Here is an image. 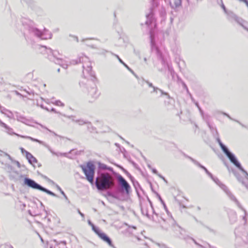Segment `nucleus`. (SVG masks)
Returning <instances> with one entry per match:
<instances>
[{"instance_id":"obj_41","label":"nucleus","mask_w":248,"mask_h":248,"mask_svg":"<svg viewBox=\"0 0 248 248\" xmlns=\"http://www.w3.org/2000/svg\"><path fill=\"white\" fill-rule=\"evenodd\" d=\"M109 246L110 247H112L113 248H116L112 244V242L110 240V239H109Z\"/></svg>"},{"instance_id":"obj_29","label":"nucleus","mask_w":248,"mask_h":248,"mask_svg":"<svg viewBox=\"0 0 248 248\" xmlns=\"http://www.w3.org/2000/svg\"><path fill=\"white\" fill-rule=\"evenodd\" d=\"M56 187H57V189L62 193V195L64 194V192L58 185L56 186Z\"/></svg>"},{"instance_id":"obj_49","label":"nucleus","mask_w":248,"mask_h":248,"mask_svg":"<svg viewBox=\"0 0 248 248\" xmlns=\"http://www.w3.org/2000/svg\"><path fill=\"white\" fill-rule=\"evenodd\" d=\"M235 121H236V122H237L238 123H239L241 125H242V126L244 127V125L242 124L240 122H239V121H236V120H235Z\"/></svg>"},{"instance_id":"obj_38","label":"nucleus","mask_w":248,"mask_h":248,"mask_svg":"<svg viewBox=\"0 0 248 248\" xmlns=\"http://www.w3.org/2000/svg\"><path fill=\"white\" fill-rule=\"evenodd\" d=\"M240 1L244 2L248 7V1L247 0H239Z\"/></svg>"},{"instance_id":"obj_61","label":"nucleus","mask_w":248,"mask_h":248,"mask_svg":"<svg viewBox=\"0 0 248 248\" xmlns=\"http://www.w3.org/2000/svg\"><path fill=\"white\" fill-rule=\"evenodd\" d=\"M242 184H243L245 185V184H244V182H242Z\"/></svg>"},{"instance_id":"obj_33","label":"nucleus","mask_w":248,"mask_h":248,"mask_svg":"<svg viewBox=\"0 0 248 248\" xmlns=\"http://www.w3.org/2000/svg\"><path fill=\"white\" fill-rule=\"evenodd\" d=\"M160 178H162L166 183H167V181L165 179V178L162 176L161 174H159L158 173V174H157Z\"/></svg>"},{"instance_id":"obj_42","label":"nucleus","mask_w":248,"mask_h":248,"mask_svg":"<svg viewBox=\"0 0 248 248\" xmlns=\"http://www.w3.org/2000/svg\"><path fill=\"white\" fill-rule=\"evenodd\" d=\"M152 171H153V172L156 175L158 174V172L155 169H153L152 170Z\"/></svg>"},{"instance_id":"obj_25","label":"nucleus","mask_w":248,"mask_h":248,"mask_svg":"<svg viewBox=\"0 0 248 248\" xmlns=\"http://www.w3.org/2000/svg\"><path fill=\"white\" fill-rule=\"evenodd\" d=\"M0 125L4 127L6 130H12V128L9 127L7 124H6L5 123L3 122L2 123H0Z\"/></svg>"},{"instance_id":"obj_45","label":"nucleus","mask_w":248,"mask_h":248,"mask_svg":"<svg viewBox=\"0 0 248 248\" xmlns=\"http://www.w3.org/2000/svg\"><path fill=\"white\" fill-rule=\"evenodd\" d=\"M196 105H197V106L198 107V108H199V110H200V111L201 113L202 114V109H201V108L199 107V106H198V104H197V103L196 104Z\"/></svg>"},{"instance_id":"obj_11","label":"nucleus","mask_w":248,"mask_h":248,"mask_svg":"<svg viewBox=\"0 0 248 248\" xmlns=\"http://www.w3.org/2000/svg\"><path fill=\"white\" fill-rule=\"evenodd\" d=\"M55 60H52L55 63L58 64L62 66L64 68L66 69L67 68L68 64L66 63V62L62 59L55 58Z\"/></svg>"},{"instance_id":"obj_3","label":"nucleus","mask_w":248,"mask_h":248,"mask_svg":"<svg viewBox=\"0 0 248 248\" xmlns=\"http://www.w3.org/2000/svg\"><path fill=\"white\" fill-rule=\"evenodd\" d=\"M95 185L99 190H103L108 188V173H102L95 181Z\"/></svg>"},{"instance_id":"obj_26","label":"nucleus","mask_w":248,"mask_h":248,"mask_svg":"<svg viewBox=\"0 0 248 248\" xmlns=\"http://www.w3.org/2000/svg\"><path fill=\"white\" fill-rule=\"evenodd\" d=\"M54 104L55 105H57V106H61V107H63L64 106V104L63 103H62L60 100L56 101L55 102V103H54Z\"/></svg>"},{"instance_id":"obj_43","label":"nucleus","mask_w":248,"mask_h":248,"mask_svg":"<svg viewBox=\"0 0 248 248\" xmlns=\"http://www.w3.org/2000/svg\"><path fill=\"white\" fill-rule=\"evenodd\" d=\"M222 7L223 9L224 12L227 14L228 13V12H227L225 6L224 5H222Z\"/></svg>"},{"instance_id":"obj_7","label":"nucleus","mask_w":248,"mask_h":248,"mask_svg":"<svg viewBox=\"0 0 248 248\" xmlns=\"http://www.w3.org/2000/svg\"><path fill=\"white\" fill-rule=\"evenodd\" d=\"M28 31L30 33L42 39H47L51 38L52 35L51 34H49L47 37L45 36V32L47 31V30L45 29L44 30V31L42 32L36 28L32 26H29Z\"/></svg>"},{"instance_id":"obj_37","label":"nucleus","mask_w":248,"mask_h":248,"mask_svg":"<svg viewBox=\"0 0 248 248\" xmlns=\"http://www.w3.org/2000/svg\"><path fill=\"white\" fill-rule=\"evenodd\" d=\"M191 239L192 240V241L194 242V243L196 245H198V246H200V247H202V245H200L199 244H198V243L196 241V240H195L194 239H193V238H191Z\"/></svg>"},{"instance_id":"obj_50","label":"nucleus","mask_w":248,"mask_h":248,"mask_svg":"<svg viewBox=\"0 0 248 248\" xmlns=\"http://www.w3.org/2000/svg\"><path fill=\"white\" fill-rule=\"evenodd\" d=\"M74 38L75 39V40L77 41V42H78V39L77 36H74Z\"/></svg>"},{"instance_id":"obj_36","label":"nucleus","mask_w":248,"mask_h":248,"mask_svg":"<svg viewBox=\"0 0 248 248\" xmlns=\"http://www.w3.org/2000/svg\"><path fill=\"white\" fill-rule=\"evenodd\" d=\"M192 161L196 165L199 166L200 167V165H202L200 164L199 162H198L197 161L194 160L193 159H191Z\"/></svg>"},{"instance_id":"obj_28","label":"nucleus","mask_w":248,"mask_h":248,"mask_svg":"<svg viewBox=\"0 0 248 248\" xmlns=\"http://www.w3.org/2000/svg\"><path fill=\"white\" fill-rule=\"evenodd\" d=\"M92 228V229L95 232H97V231L99 229L98 228H96L94 225L92 223V224L90 225Z\"/></svg>"},{"instance_id":"obj_44","label":"nucleus","mask_w":248,"mask_h":248,"mask_svg":"<svg viewBox=\"0 0 248 248\" xmlns=\"http://www.w3.org/2000/svg\"><path fill=\"white\" fill-rule=\"evenodd\" d=\"M207 174H208V175H209V176H210L212 179H213V178H214V177H213V175H212V174L210 172H209V173H207Z\"/></svg>"},{"instance_id":"obj_31","label":"nucleus","mask_w":248,"mask_h":248,"mask_svg":"<svg viewBox=\"0 0 248 248\" xmlns=\"http://www.w3.org/2000/svg\"><path fill=\"white\" fill-rule=\"evenodd\" d=\"M113 186V182L112 180L111 177L109 176V188Z\"/></svg>"},{"instance_id":"obj_27","label":"nucleus","mask_w":248,"mask_h":248,"mask_svg":"<svg viewBox=\"0 0 248 248\" xmlns=\"http://www.w3.org/2000/svg\"><path fill=\"white\" fill-rule=\"evenodd\" d=\"M86 124H87L88 129L91 131L93 132V128L90 123L87 122Z\"/></svg>"},{"instance_id":"obj_51","label":"nucleus","mask_w":248,"mask_h":248,"mask_svg":"<svg viewBox=\"0 0 248 248\" xmlns=\"http://www.w3.org/2000/svg\"><path fill=\"white\" fill-rule=\"evenodd\" d=\"M51 111H53V112H55V113L56 112V111L55 109L54 108H52L51 109Z\"/></svg>"},{"instance_id":"obj_17","label":"nucleus","mask_w":248,"mask_h":248,"mask_svg":"<svg viewBox=\"0 0 248 248\" xmlns=\"http://www.w3.org/2000/svg\"><path fill=\"white\" fill-rule=\"evenodd\" d=\"M170 4L172 7H178L181 5L182 0H170Z\"/></svg>"},{"instance_id":"obj_2","label":"nucleus","mask_w":248,"mask_h":248,"mask_svg":"<svg viewBox=\"0 0 248 248\" xmlns=\"http://www.w3.org/2000/svg\"><path fill=\"white\" fill-rule=\"evenodd\" d=\"M24 185H27L29 187H31L33 189L40 190L52 196H56V195L55 193L47 189L46 188L42 186L41 185L36 183L34 180L30 178H25L24 179Z\"/></svg>"},{"instance_id":"obj_35","label":"nucleus","mask_w":248,"mask_h":248,"mask_svg":"<svg viewBox=\"0 0 248 248\" xmlns=\"http://www.w3.org/2000/svg\"><path fill=\"white\" fill-rule=\"evenodd\" d=\"M192 161L196 165L199 166L200 167V165H202L200 164L199 162H198L197 161L194 160L193 159H191Z\"/></svg>"},{"instance_id":"obj_53","label":"nucleus","mask_w":248,"mask_h":248,"mask_svg":"<svg viewBox=\"0 0 248 248\" xmlns=\"http://www.w3.org/2000/svg\"><path fill=\"white\" fill-rule=\"evenodd\" d=\"M247 184L245 186L247 188H248V178H247Z\"/></svg>"},{"instance_id":"obj_15","label":"nucleus","mask_w":248,"mask_h":248,"mask_svg":"<svg viewBox=\"0 0 248 248\" xmlns=\"http://www.w3.org/2000/svg\"><path fill=\"white\" fill-rule=\"evenodd\" d=\"M69 118L71 119L73 122L78 124L80 125H83L84 124H86L87 123V122L84 121L82 119H75V117L72 116H69Z\"/></svg>"},{"instance_id":"obj_39","label":"nucleus","mask_w":248,"mask_h":248,"mask_svg":"<svg viewBox=\"0 0 248 248\" xmlns=\"http://www.w3.org/2000/svg\"><path fill=\"white\" fill-rule=\"evenodd\" d=\"M21 149V152L23 154H26V152H28L27 151H26L25 149H24L23 148H20Z\"/></svg>"},{"instance_id":"obj_18","label":"nucleus","mask_w":248,"mask_h":248,"mask_svg":"<svg viewBox=\"0 0 248 248\" xmlns=\"http://www.w3.org/2000/svg\"><path fill=\"white\" fill-rule=\"evenodd\" d=\"M48 149L49 151L54 155L56 156H67V153H56L54 152L49 146H46Z\"/></svg>"},{"instance_id":"obj_63","label":"nucleus","mask_w":248,"mask_h":248,"mask_svg":"<svg viewBox=\"0 0 248 248\" xmlns=\"http://www.w3.org/2000/svg\"><path fill=\"white\" fill-rule=\"evenodd\" d=\"M153 1H154L155 0H153Z\"/></svg>"},{"instance_id":"obj_48","label":"nucleus","mask_w":248,"mask_h":248,"mask_svg":"<svg viewBox=\"0 0 248 248\" xmlns=\"http://www.w3.org/2000/svg\"><path fill=\"white\" fill-rule=\"evenodd\" d=\"M40 106H41V107L42 108H44V109H46V110H48V108H44V106H43L42 105H40Z\"/></svg>"},{"instance_id":"obj_5","label":"nucleus","mask_w":248,"mask_h":248,"mask_svg":"<svg viewBox=\"0 0 248 248\" xmlns=\"http://www.w3.org/2000/svg\"><path fill=\"white\" fill-rule=\"evenodd\" d=\"M212 179L217 185H218L223 190H224V191H225V192L229 196L231 199L234 201L235 203L237 204V206L243 211H244L245 214H246V210L242 207V206L240 205L238 201L236 200L235 197L233 195H232V193L228 190L226 186H225L224 184H222L220 182V181L217 178H213Z\"/></svg>"},{"instance_id":"obj_59","label":"nucleus","mask_w":248,"mask_h":248,"mask_svg":"<svg viewBox=\"0 0 248 248\" xmlns=\"http://www.w3.org/2000/svg\"><path fill=\"white\" fill-rule=\"evenodd\" d=\"M144 61H147L146 58H144Z\"/></svg>"},{"instance_id":"obj_10","label":"nucleus","mask_w":248,"mask_h":248,"mask_svg":"<svg viewBox=\"0 0 248 248\" xmlns=\"http://www.w3.org/2000/svg\"><path fill=\"white\" fill-rule=\"evenodd\" d=\"M7 132L10 134V135H16L18 137H20L21 138H25V139H29V140H31L33 141H35V142H37L38 143H39L40 144H42L43 145H45V143L42 141H41L40 140H38L37 139H34L31 137H29V136H21V135H19L17 134H16L14 132H13V130L12 129V130H7Z\"/></svg>"},{"instance_id":"obj_23","label":"nucleus","mask_w":248,"mask_h":248,"mask_svg":"<svg viewBox=\"0 0 248 248\" xmlns=\"http://www.w3.org/2000/svg\"><path fill=\"white\" fill-rule=\"evenodd\" d=\"M152 16H153L152 14H149L147 16V18L148 20L146 21L145 23L146 25H149L151 23V18H152Z\"/></svg>"},{"instance_id":"obj_21","label":"nucleus","mask_w":248,"mask_h":248,"mask_svg":"<svg viewBox=\"0 0 248 248\" xmlns=\"http://www.w3.org/2000/svg\"><path fill=\"white\" fill-rule=\"evenodd\" d=\"M217 141L219 145H220V147H221L222 150L224 151L225 150L228 149L221 141L220 140L219 138L217 139Z\"/></svg>"},{"instance_id":"obj_1","label":"nucleus","mask_w":248,"mask_h":248,"mask_svg":"<svg viewBox=\"0 0 248 248\" xmlns=\"http://www.w3.org/2000/svg\"><path fill=\"white\" fill-rule=\"evenodd\" d=\"M79 62L82 63L83 74L79 82L80 90L87 95L89 101L93 102L98 98L99 93L94 82L95 77L92 71L91 62L87 56L82 55L78 59L72 60L70 63L77 64Z\"/></svg>"},{"instance_id":"obj_52","label":"nucleus","mask_w":248,"mask_h":248,"mask_svg":"<svg viewBox=\"0 0 248 248\" xmlns=\"http://www.w3.org/2000/svg\"><path fill=\"white\" fill-rule=\"evenodd\" d=\"M88 224H89L90 225H91L92 224V222H91L90 220H89L88 221Z\"/></svg>"},{"instance_id":"obj_58","label":"nucleus","mask_w":248,"mask_h":248,"mask_svg":"<svg viewBox=\"0 0 248 248\" xmlns=\"http://www.w3.org/2000/svg\"><path fill=\"white\" fill-rule=\"evenodd\" d=\"M5 154L6 155L9 156L7 153H5Z\"/></svg>"},{"instance_id":"obj_6","label":"nucleus","mask_w":248,"mask_h":248,"mask_svg":"<svg viewBox=\"0 0 248 248\" xmlns=\"http://www.w3.org/2000/svg\"><path fill=\"white\" fill-rule=\"evenodd\" d=\"M223 152L226 155V156L228 157L230 161L233 163L236 167H237L240 170H241L243 172L245 173L247 176L248 177V173L244 170V169L242 167L240 163L237 161L235 155L232 154L231 152L229 151L228 149L225 150Z\"/></svg>"},{"instance_id":"obj_14","label":"nucleus","mask_w":248,"mask_h":248,"mask_svg":"<svg viewBox=\"0 0 248 248\" xmlns=\"http://www.w3.org/2000/svg\"><path fill=\"white\" fill-rule=\"evenodd\" d=\"M0 111L1 113L5 114L8 117H9V118L12 117V112L7 110L5 108L2 107L0 106Z\"/></svg>"},{"instance_id":"obj_55","label":"nucleus","mask_w":248,"mask_h":248,"mask_svg":"<svg viewBox=\"0 0 248 248\" xmlns=\"http://www.w3.org/2000/svg\"><path fill=\"white\" fill-rule=\"evenodd\" d=\"M151 38H152V35H151ZM151 42L152 43L153 42L152 38H151Z\"/></svg>"},{"instance_id":"obj_4","label":"nucleus","mask_w":248,"mask_h":248,"mask_svg":"<svg viewBox=\"0 0 248 248\" xmlns=\"http://www.w3.org/2000/svg\"><path fill=\"white\" fill-rule=\"evenodd\" d=\"M81 168L86 175L87 180L91 183L93 182V177L94 174L95 167L94 164L89 162L87 164V166H81Z\"/></svg>"},{"instance_id":"obj_47","label":"nucleus","mask_w":248,"mask_h":248,"mask_svg":"<svg viewBox=\"0 0 248 248\" xmlns=\"http://www.w3.org/2000/svg\"><path fill=\"white\" fill-rule=\"evenodd\" d=\"M40 126L43 127V128H46V129H47V130H48L49 131L51 132V131L50 130H49L48 128H47L46 127H45V126H44L43 125L40 124Z\"/></svg>"},{"instance_id":"obj_16","label":"nucleus","mask_w":248,"mask_h":248,"mask_svg":"<svg viewBox=\"0 0 248 248\" xmlns=\"http://www.w3.org/2000/svg\"><path fill=\"white\" fill-rule=\"evenodd\" d=\"M53 241L55 243V245H57L59 248H67L66 246L65 241L58 242L56 240H54Z\"/></svg>"},{"instance_id":"obj_60","label":"nucleus","mask_w":248,"mask_h":248,"mask_svg":"<svg viewBox=\"0 0 248 248\" xmlns=\"http://www.w3.org/2000/svg\"><path fill=\"white\" fill-rule=\"evenodd\" d=\"M154 91H155L156 89L155 87H154Z\"/></svg>"},{"instance_id":"obj_62","label":"nucleus","mask_w":248,"mask_h":248,"mask_svg":"<svg viewBox=\"0 0 248 248\" xmlns=\"http://www.w3.org/2000/svg\"><path fill=\"white\" fill-rule=\"evenodd\" d=\"M245 217H243V219H245Z\"/></svg>"},{"instance_id":"obj_57","label":"nucleus","mask_w":248,"mask_h":248,"mask_svg":"<svg viewBox=\"0 0 248 248\" xmlns=\"http://www.w3.org/2000/svg\"><path fill=\"white\" fill-rule=\"evenodd\" d=\"M57 71H58V72H60V68L58 69Z\"/></svg>"},{"instance_id":"obj_54","label":"nucleus","mask_w":248,"mask_h":248,"mask_svg":"<svg viewBox=\"0 0 248 248\" xmlns=\"http://www.w3.org/2000/svg\"><path fill=\"white\" fill-rule=\"evenodd\" d=\"M149 86H150V87H152V83H149Z\"/></svg>"},{"instance_id":"obj_40","label":"nucleus","mask_w":248,"mask_h":248,"mask_svg":"<svg viewBox=\"0 0 248 248\" xmlns=\"http://www.w3.org/2000/svg\"><path fill=\"white\" fill-rule=\"evenodd\" d=\"M223 114L224 115L227 116L230 119L232 120V119L228 114L224 112V113H223Z\"/></svg>"},{"instance_id":"obj_32","label":"nucleus","mask_w":248,"mask_h":248,"mask_svg":"<svg viewBox=\"0 0 248 248\" xmlns=\"http://www.w3.org/2000/svg\"><path fill=\"white\" fill-rule=\"evenodd\" d=\"M200 168H202V169H203V170H205V172H206L207 174L209 173V171L207 170V169H206L205 167H204V166H202V165H200Z\"/></svg>"},{"instance_id":"obj_13","label":"nucleus","mask_w":248,"mask_h":248,"mask_svg":"<svg viewBox=\"0 0 248 248\" xmlns=\"http://www.w3.org/2000/svg\"><path fill=\"white\" fill-rule=\"evenodd\" d=\"M98 236L103 240L104 241L108 244V237L104 233L101 232V231L98 229L97 231V232H95Z\"/></svg>"},{"instance_id":"obj_56","label":"nucleus","mask_w":248,"mask_h":248,"mask_svg":"<svg viewBox=\"0 0 248 248\" xmlns=\"http://www.w3.org/2000/svg\"><path fill=\"white\" fill-rule=\"evenodd\" d=\"M17 165L19 167V165H20L19 163L18 162H17Z\"/></svg>"},{"instance_id":"obj_19","label":"nucleus","mask_w":248,"mask_h":248,"mask_svg":"<svg viewBox=\"0 0 248 248\" xmlns=\"http://www.w3.org/2000/svg\"><path fill=\"white\" fill-rule=\"evenodd\" d=\"M117 58V59H118L119 61L122 63L123 64L128 70H129L130 71H131V72H133V71L128 67V66L120 58V57L117 55H115Z\"/></svg>"},{"instance_id":"obj_34","label":"nucleus","mask_w":248,"mask_h":248,"mask_svg":"<svg viewBox=\"0 0 248 248\" xmlns=\"http://www.w3.org/2000/svg\"><path fill=\"white\" fill-rule=\"evenodd\" d=\"M192 161L196 165L199 166L200 167V165H202L200 164L199 162H198L197 161L194 160L193 159H191Z\"/></svg>"},{"instance_id":"obj_8","label":"nucleus","mask_w":248,"mask_h":248,"mask_svg":"<svg viewBox=\"0 0 248 248\" xmlns=\"http://www.w3.org/2000/svg\"><path fill=\"white\" fill-rule=\"evenodd\" d=\"M117 180L121 190L128 194L130 191V186L128 182L121 175H118Z\"/></svg>"},{"instance_id":"obj_30","label":"nucleus","mask_w":248,"mask_h":248,"mask_svg":"<svg viewBox=\"0 0 248 248\" xmlns=\"http://www.w3.org/2000/svg\"><path fill=\"white\" fill-rule=\"evenodd\" d=\"M78 212L82 217L83 219H84V218H85L84 215L83 213H82L79 209H78Z\"/></svg>"},{"instance_id":"obj_46","label":"nucleus","mask_w":248,"mask_h":248,"mask_svg":"<svg viewBox=\"0 0 248 248\" xmlns=\"http://www.w3.org/2000/svg\"><path fill=\"white\" fill-rule=\"evenodd\" d=\"M62 195L63 196V197H64V198L66 200H68V198H67V196L65 195V194L64 193V194H62Z\"/></svg>"},{"instance_id":"obj_22","label":"nucleus","mask_w":248,"mask_h":248,"mask_svg":"<svg viewBox=\"0 0 248 248\" xmlns=\"http://www.w3.org/2000/svg\"><path fill=\"white\" fill-rule=\"evenodd\" d=\"M40 49H41V53H43V51H49L50 53L52 52V50L50 48H47L45 46H40Z\"/></svg>"},{"instance_id":"obj_12","label":"nucleus","mask_w":248,"mask_h":248,"mask_svg":"<svg viewBox=\"0 0 248 248\" xmlns=\"http://www.w3.org/2000/svg\"><path fill=\"white\" fill-rule=\"evenodd\" d=\"M26 157L29 163L31 164L37 162L36 159L29 152H26Z\"/></svg>"},{"instance_id":"obj_24","label":"nucleus","mask_w":248,"mask_h":248,"mask_svg":"<svg viewBox=\"0 0 248 248\" xmlns=\"http://www.w3.org/2000/svg\"><path fill=\"white\" fill-rule=\"evenodd\" d=\"M98 167H99V169H100V170H104L107 169V166L105 164H104L99 162L98 163Z\"/></svg>"},{"instance_id":"obj_20","label":"nucleus","mask_w":248,"mask_h":248,"mask_svg":"<svg viewBox=\"0 0 248 248\" xmlns=\"http://www.w3.org/2000/svg\"><path fill=\"white\" fill-rule=\"evenodd\" d=\"M17 120L25 124H27V120L21 116H17Z\"/></svg>"},{"instance_id":"obj_9","label":"nucleus","mask_w":248,"mask_h":248,"mask_svg":"<svg viewBox=\"0 0 248 248\" xmlns=\"http://www.w3.org/2000/svg\"><path fill=\"white\" fill-rule=\"evenodd\" d=\"M227 14L229 17L231 19H234L240 26H241L245 30L248 31V23L245 21L241 18L237 16L235 14L232 12H228Z\"/></svg>"}]
</instances>
